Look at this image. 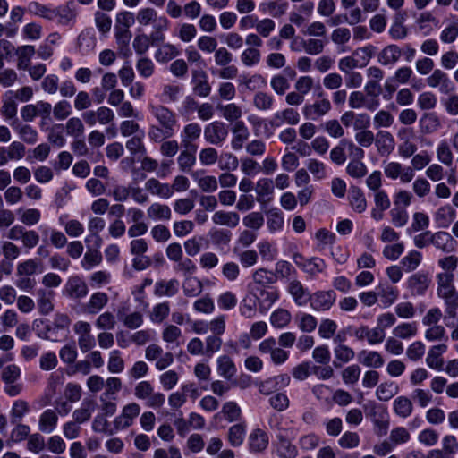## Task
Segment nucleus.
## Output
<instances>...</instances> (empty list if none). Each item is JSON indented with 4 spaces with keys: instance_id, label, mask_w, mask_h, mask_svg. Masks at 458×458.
Returning <instances> with one entry per match:
<instances>
[{
    "instance_id": "21",
    "label": "nucleus",
    "mask_w": 458,
    "mask_h": 458,
    "mask_svg": "<svg viewBox=\"0 0 458 458\" xmlns=\"http://www.w3.org/2000/svg\"><path fill=\"white\" fill-rule=\"evenodd\" d=\"M375 144L380 156L390 155L395 148L394 136L386 131H379L375 139Z\"/></svg>"
},
{
    "instance_id": "3",
    "label": "nucleus",
    "mask_w": 458,
    "mask_h": 458,
    "mask_svg": "<svg viewBox=\"0 0 458 458\" xmlns=\"http://www.w3.org/2000/svg\"><path fill=\"white\" fill-rule=\"evenodd\" d=\"M454 274L451 272H442L437 276V296L444 301L458 299V292L454 284Z\"/></svg>"
},
{
    "instance_id": "50",
    "label": "nucleus",
    "mask_w": 458,
    "mask_h": 458,
    "mask_svg": "<svg viewBox=\"0 0 458 458\" xmlns=\"http://www.w3.org/2000/svg\"><path fill=\"white\" fill-rule=\"evenodd\" d=\"M170 313V305L167 301L156 304L149 312V319L152 323H162Z\"/></svg>"
},
{
    "instance_id": "56",
    "label": "nucleus",
    "mask_w": 458,
    "mask_h": 458,
    "mask_svg": "<svg viewBox=\"0 0 458 458\" xmlns=\"http://www.w3.org/2000/svg\"><path fill=\"white\" fill-rule=\"evenodd\" d=\"M445 325L452 327L458 323V299L445 301Z\"/></svg>"
},
{
    "instance_id": "31",
    "label": "nucleus",
    "mask_w": 458,
    "mask_h": 458,
    "mask_svg": "<svg viewBox=\"0 0 458 458\" xmlns=\"http://www.w3.org/2000/svg\"><path fill=\"white\" fill-rule=\"evenodd\" d=\"M287 290L297 305L302 306L309 301L310 294L299 280H292Z\"/></svg>"
},
{
    "instance_id": "19",
    "label": "nucleus",
    "mask_w": 458,
    "mask_h": 458,
    "mask_svg": "<svg viewBox=\"0 0 458 458\" xmlns=\"http://www.w3.org/2000/svg\"><path fill=\"white\" fill-rule=\"evenodd\" d=\"M109 301L108 295L103 292H97L90 295L89 301L82 306L84 313L89 315L98 314Z\"/></svg>"
},
{
    "instance_id": "59",
    "label": "nucleus",
    "mask_w": 458,
    "mask_h": 458,
    "mask_svg": "<svg viewBox=\"0 0 458 458\" xmlns=\"http://www.w3.org/2000/svg\"><path fill=\"white\" fill-rule=\"evenodd\" d=\"M64 128L66 134L74 138L81 137L85 130L83 122L79 117L69 118L64 125Z\"/></svg>"
},
{
    "instance_id": "34",
    "label": "nucleus",
    "mask_w": 458,
    "mask_h": 458,
    "mask_svg": "<svg viewBox=\"0 0 458 458\" xmlns=\"http://www.w3.org/2000/svg\"><path fill=\"white\" fill-rule=\"evenodd\" d=\"M179 282L176 279L159 280L155 284L154 293L157 296L172 297L178 293Z\"/></svg>"
},
{
    "instance_id": "5",
    "label": "nucleus",
    "mask_w": 458,
    "mask_h": 458,
    "mask_svg": "<svg viewBox=\"0 0 458 458\" xmlns=\"http://www.w3.org/2000/svg\"><path fill=\"white\" fill-rule=\"evenodd\" d=\"M140 407L136 403L126 404L120 415L116 416L113 421L115 432L123 430L133 424L134 419L139 416Z\"/></svg>"
},
{
    "instance_id": "6",
    "label": "nucleus",
    "mask_w": 458,
    "mask_h": 458,
    "mask_svg": "<svg viewBox=\"0 0 458 458\" xmlns=\"http://www.w3.org/2000/svg\"><path fill=\"white\" fill-rule=\"evenodd\" d=\"M384 174L391 180L400 178V181L403 183L411 182L415 175L414 171L411 166L403 167L398 162L387 163L384 167Z\"/></svg>"
},
{
    "instance_id": "46",
    "label": "nucleus",
    "mask_w": 458,
    "mask_h": 458,
    "mask_svg": "<svg viewBox=\"0 0 458 458\" xmlns=\"http://www.w3.org/2000/svg\"><path fill=\"white\" fill-rule=\"evenodd\" d=\"M180 55V51L176 46L166 43L159 47L156 54L155 58L159 63H167L168 61L175 58Z\"/></svg>"
},
{
    "instance_id": "10",
    "label": "nucleus",
    "mask_w": 458,
    "mask_h": 458,
    "mask_svg": "<svg viewBox=\"0 0 458 458\" xmlns=\"http://www.w3.org/2000/svg\"><path fill=\"white\" fill-rule=\"evenodd\" d=\"M293 260L299 267L312 276L323 273L327 268V264L324 259L317 257L304 259L301 255L295 254Z\"/></svg>"
},
{
    "instance_id": "55",
    "label": "nucleus",
    "mask_w": 458,
    "mask_h": 458,
    "mask_svg": "<svg viewBox=\"0 0 458 458\" xmlns=\"http://www.w3.org/2000/svg\"><path fill=\"white\" fill-rule=\"evenodd\" d=\"M437 160L445 165L450 166L453 164L454 155L447 141L442 140L436 149Z\"/></svg>"
},
{
    "instance_id": "30",
    "label": "nucleus",
    "mask_w": 458,
    "mask_h": 458,
    "mask_svg": "<svg viewBox=\"0 0 458 458\" xmlns=\"http://www.w3.org/2000/svg\"><path fill=\"white\" fill-rule=\"evenodd\" d=\"M442 126L440 118L435 113H426L420 119V128L423 134L437 131Z\"/></svg>"
},
{
    "instance_id": "14",
    "label": "nucleus",
    "mask_w": 458,
    "mask_h": 458,
    "mask_svg": "<svg viewBox=\"0 0 458 458\" xmlns=\"http://www.w3.org/2000/svg\"><path fill=\"white\" fill-rule=\"evenodd\" d=\"M128 306L119 307L117 310V318L119 321L129 329H137L143 325V314L140 311L129 312Z\"/></svg>"
},
{
    "instance_id": "57",
    "label": "nucleus",
    "mask_w": 458,
    "mask_h": 458,
    "mask_svg": "<svg viewBox=\"0 0 458 458\" xmlns=\"http://www.w3.org/2000/svg\"><path fill=\"white\" fill-rule=\"evenodd\" d=\"M197 182L199 188L204 192H214L218 188L217 179L213 175L198 176L195 173L192 174Z\"/></svg>"
},
{
    "instance_id": "58",
    "label": "nucleus",
    "mask_w": 458,
    "mask_h": 458,
    "mask_svg": "<svg viewBox=\"0 0 458 458\" xmlns=\"http://www.w3.org/2000/svg\"><path fill=\"white\" fill-rule=\"evenodd\" d=\"M291 313L284 309H277L270 316V323L274 327L282 328L291 321Z\"/></svg>"
},
{
    "instance_id": "27",
    "label": "nucleus",
    "mask_w": 458,
    "mask_h": 458,
    "mask_svg": "<svg viewBox=\"0 0 458 458\" xmlns=\"http://www.w3.org/2000/svg\"><path fill=\"white\" fill-rule=\"evenodd\" d=\"M145 189L152 195H157L161 199H166L173 196L172 187L168 183H163L155 178H150L146 182Z\"/></svg>"
},
{
    "instance_id": "63",
    "label": "nucleus",
    "mask_w": 458,
    "mask_h": 458,
    "mask_svg": "<svg viewBox=\"0 0 458 458\" xmlns=\"http://www.w3.org/2000/svg\"><path fill=\"white\" fill-rule=\"evenodd\" d=\"M30 411V405L24 400H17L13 403L10 416L12 423H17Z\"/></svg>"
},
{
    "instance_id": "52",
    "label": "nucleus",
    "mask_w": 458,
    "mask_h": 458,
    "mask_svg": "<svg viewBox=\"0 0 458 458\" xmlns=\"http://www.w3.org/2000/svg\"><path fill=\"white\" fill-rule=\"evenodd\" d=\"M398 386L394 382H384L378 386L376 395L380 401H388L397 394Z\"/></svg>"
},
{
    "instance_id": "1",
    "label": "nucleus",
    "mask_w": 458,
    "mask_h": 458,
    "mask_svg": "<svg viewBox=\"0 0 458 458\" xmlns=\"http://www.w3.org/2000/svg\"><path fill=\"white\" fill-rule=\"evenodd\" d=\"M148 108L156 122L148 128L149 140L152 142H162L174 137L178 122L176 114L162 104L150 103Z\"/></svg>"
},
{
    "instance_id": "54",
    "label": "nucleus",
    "mask_w": 458,
    "mask_h": 458,
    "mask_svg": "<svg viewBox=\"0 0 458 458\" xmlns=\"http://www.w3.org/2000/svg\"><path fill=\"white\" fill-rule=\"evenodd\" d=\"M360 373L361 369L359 365H349L341 372L342 380L345 385L353 386L359 381Z\"/></svg>"
},
{
    "instance_id": "53",
    "label": "nucleus",
    "mask_w": 458,
    "mask_h": 458,
    "mask_svg": "<svg viewBox=\"0 0 458 458\" xmlns=\"http://www.w3.org/2000/svg\"><path fill=\"white\" fill-rule=\"evenodd\" d=\"M217 162L222 171H234L239 165L237 157L231 152H222L218 155Z\"/></svg>"
},
{
    "instance_id": "44",
    "label": "nucleus",
    "mask_w": 458,
    "mask_h": 458,
    "mask_svg": "<svg viewBox=\"0 0 458 458\" xmlns=\"http://www.w3.org/2000/svg\"><path fill=\"white\" fill-rule=\"evenodd\" d=\"M393 408L396 415L404 419L412 413L413 404L408 397L399 396L394 401Z\"/></svg>"
},
{
    "instance_id": "17",
    "label": "nucleus",
    "mask_w": 458,
    "mask_h": 458,
    "mask_svg": "<svg viewBox=\"0 0 458 458\" xmlns=\"http://www.w3.org/2000/svg\"><path fill=\"white\" fill-rule=\"evenodd\" d=\"M426 81L428 87L438 88L440 92L445 94H447L454 89V84L448 75L439 69L435 70Z\"/></svg>"
},
{
    "instance_id": "18",
    "label": "nucleus",
    "mask_w": 458,
    "mask_h": 458,
    "mask_svg": "<svg viewBox=\"0 0 458 458\" xmlns=\"http://www.w3.org/2000/svg\"><path fill=\"white\" fill-rule=\"evenodd\" d=\"M300 119V114L296 109L293 107H287L281 111L276 112L270 121V124L274 127H279L283 123L296 125L299 123Z\"/></svg>"
},
{
    "instance_id": "16",
    "label": "nucleus",
    "mask_w": 458,
    "mask_h": 458,
    "mask_svg": "<svg viewBox=\"0 0 458 458\" xmlns=\"http://www.w3.org/2000/svg\"><path fill=\"white\" fill-rule=\"evenodd\" d=\"M447 351L445 344H439L429 348L426 357V364L428 368L440 371L443 370V354Z\"/></svg>"
},
{
    "instance_id": "13",
    "label": "nucleus",
    "mask_w": 458,
    "mask_h": 458,
    "mask_svg": "<svg viewBox=\"0 0 458 458\" xmlns=\"http://www.w3.org/2000/svg\"><path fill=\"white\" fill-rule=\"evenodd\" d=\"M192 91L200 98H207L211 92V85L208 77L203 70H193L191 72Z\"/></svg>"
},
{
    "instance_id": "45",
    "label": "nucleus",
    "mask_w": 458,
    "mask_h": 458,
    "mask_svg": "<svg viewBox=\"0 0 458 458\" xmlns=\"http://www.w3.org/2000/svg\"><path fill=\"white\" fill-rule=\"evenodd\" d=\"M359 357H360V359H361V357H363L362 360H360V362L364 366L369 367V368L378 369V368H381L385 362L382 355L379 352H375V351H369V352L361 351L359 353Z\"/></svg>"
},
{
    "instance_id": "38",
    "label": "nucleus",
    "mask_w": 458,
    "mask_h": 458,
    "mask_svg": "<svg viewBox=\"0 0 458 458\" xmlns=\"http://www.w3.org/2000/svg\"><path fill=\"white\" fill-rule=\"evenodd\" d=\"M275 98L272 95L265 91H257L253 95L252 105L260 112H267L272 110Z\"/></svg>"
},
{
    "instance_id": "7",
    "label": "nucleus",
    "mask_w": 458,
    "mask_h": 458,
    "mask_svg": "<svg viewBox=\"0 0 458 458\" xmlns=\"http://www.w3.org/2000/svg\"><path fill=\"white\" fill-rule=\"evenodd\" d=\"M254 298L258 303L260 312L267 311L272 305L278 300V291L273 287H257L254 293Z\"/></svg>"
},
{
    "instance_id": "22",
    "label": "nucleus",
    "mask_w": 458,
    "mask_h": 458,
    "mask_svg": "<svg viewBox=\"0 0 458 458\" xmlns=\"http://www.w3.org/2000/svg\"><path fill=\"white\" fill-rule=\"evenodd\" d=\"M58 424L57 411L53 409L45 410L38 418V430L42 433L54 432Z\"/></svg>"
},
{
    "instance_id": "11",
    "label": "nucleus",
    "mask_w": 458,
    "mask_h": 458,
    "mask_svg": "<svg viewBox=\"0 0 458 458\" xmlns=\"http://www.w3.org/2000/svg\"><path fill=\"white\" fill-rule=\"evenodd\" d=\"M201 131V126L197 123L186 124L180 133L181 146L183 148L197 150V145L194 142L200 138Z\"/></svg>"
},
{
    "instance_id": "40",
    "label": "nucleus",
    "mask_w": 458,
    "mask_h": 458,
    "mask_svg": "<svg viewBox=\"0 0 458 458\" xmlns=\"http://www.w3.org/2000/svg\"><path fill=\"white\" fill-rule=\"evenodd\" d=\"M456 212L450 205L440 207L436 214L435 220L439 227L447 228L455 218Z\"/></svg>"
},
{
    "instance_id": "37",
    "label": "nucleus",
    "mask_w": 458,
    "mask_h": 458,
    "mask_svg": "<svg viewBox=\"0 0 458 458\" xmlns=\"http://www.w3.org/2000/svg\"><path fill=\"white\" fill-rule=\"evenodd\" d=\"M402 51L396 45H389L384 47L378 54V62L382 65H390L396 63L401 57Z\"/></svg>"
},
{
    "instance_id": "42",
    "label": "nucleus",
    "mask_w": 458,
    "mask_h": 458,
    "mask_svg": "<svg viewBox=\"0 0 458 458\" xmlns=\"http://www.w3.org/2000/svg\"><path fill=\"white\" fill-rule=\"evenodd\" d=\"M418 333V325L416 322H403L397 325L393 329V335L396 338L407 340L414 337Z\"/></svg>"
},
{
    "instance_id": "28",
    "label": "nucleus",
    "mask_w": 458,
    "mask_h": 458,
    "mask_svg": "<svg viewBox=\"0 0 458 458\" xmlns=\"http://www.w3.org/2000/svg\"><path fill=\"white\" fill-rule=\"evenodd\" d=\"M147 216L151 220L168 221L172 217V210L169 206L159 202H154L148 206Z\"/></svg>"
},
{
    "instance_id": "24",
    "label": "nucleus",
    "mask_w": 458,
    "mask_h": 458,
    "mask_svg": "<svg viewBox=\"0 0 458 458\" xmlns=\"http://www.w3.org/2000/svg\"><path fill=\"white\" fill-rule=\"evenodd\" d=\"M212 222L216 225L234 228L239 225L240 216L233 211L218 210L213 214Z\"/></svg>"
},
{
    "instance_id": "32",
    "label": "nucleus",
    "mask_w": 458,
    "mask_h": 458,
    "mask_svg": "<svg viewBox=\"0 0 458 458\" xmlns=\"http://www.w3.org/2000/svg\"><path fill=\"white\" fill-rule=\"evenodd\" d=\"M255 191L258 202H267L274 192V182L271 179L261 178L257 182Z\"/></svg>"
},
{
    "instance_id": "41",
    "label": "nucleus",
    "mask_w": 458,
    "mask_h": 458,
    "mask_svg": "<svg viewBox=\"0 0 458 458\" xmlns=\"http://www.w3.org/2000/svg\"><path fill=\"white\" fill-rule=\"evenodd\" d=\"M276 453L280 458H295L298 455L297 447L282 435L277 436Z\"/></svg>"
},
{
    "instance_id": "20",
    "label": "nucleus",
    "mask_w": 458,
    "mask_h": 458,
    "mask_svg": "<svg viewBox=\"0 0 458 458\" xmlns=\"http://www.w3.org/2000/svg\"><path fill=\"white\" fill-rule=\"evenodd\" d=\"M97 408V403L90 398H84L81 406L72 412V420L80 424L89 421Z\"/></svg>"
},
{
    "instance_id": "23",
    "label": "nucleus",
    "mask_w": 458,
    "mask_h": 458,
    "mask_svg": "<svg viewBox=\"0 0 458 458\" xmlns=\"http://www.w3.org/2000/svg\"><path fill=\"white\" fill-rule=\"evenodd\" d=\"M167 19L165 15H158L157 11L151 7L141 8L136 16L138 23L141 26L157 25L160 26V23Z\"/></svg>"
},
{
    "instance_id": "51",
    "label": "nucleus",
    "mask_w": 458,
    "mask_h": 458,
    "mask_svg": "<svg viewBox=\"0 0 458 458\" xmlns=\"http://www.w3.org/2000/svg\"><path fill=\"white\" fill-rule=\"evenodd\" d=\"M144 132L140 131V134H136L132 136L126 141V148L130 151V153L133 156L140 155L143 156L146 154L147 150L143 142Z\"/></svg>"
},
{
    "instance_id": "61",
    "label": "nucleus",
    "mask_w": 458,
    "mask_h": 458,
    "mask_svg": "<svg viewBox=\"0 0 458 458\" xmlns=\"http://www.w3.org/2000/svg\"><path fill=\"white\" fill-rule=\"evenodd\" d=\"M453 242L452 236L446 232H437L432 233L431 243L443 251H449Z\"/></svg>"
},
{
    "instance_id": "4",
    "label": "nucleus",
    "mask_w": 458,
    "mask_h": 458,
    "mask_svg": "<svg viewBox=\"0 0 458 458\" xmlns=\"http://www.w3.org/2000/svg\"><path fill=\"white\" fill-rule=\"evenodd\" d=\"M227 125L220 121H215L204 128V138L207 142L215 146H221L228 137Z\"/></svg>"
},
{
    "instance_id": "47",
    "label": "nucleus",
    "mask_w": 458,
    "mask_h": 458,
    "mask_svg": "<svg viewBox=\"0 0 458 458\" xmlns=\"http://www.w3.org/2000/svg\"><path fill=\"white\" fill-rule=\"evenodd\" d=\"M181 94V86L168 83L163 86L160 100L163 103H175L179 100Z\"/></svg>"
},
{
    "instance_id": "39",
    "label": "nucleus",
    "mask_w": 458,
    "mask_h": 458,
    "mask_svg": "<svg viewBox=\"0 0 458 458\" xmlns=\"http://www.w3.org/2000/svg\"><path fill=\"white\" fill-rule=\"evenodd\" d=\"M217 372L222 377L230 380L236 375L237 369L229 356L223 355L217 359Z\"/></svg>"
},
{
    "instance_id": "12",
    "label": "nucleus",
    "mask_w": 458,
    "mask_h": 458,
    "mask_svg": "<svg viewBox=\"0 0 458 458\" xmlns=\"http://www.w3.org/2000/svg\"><path fill=\"white\" fill-rule=\"evenodd\" d=\"M431 279L427 273L418 272L411 275L407 281V287L411 295H424L428 289Z\"/></svg>"
},
{
    "instance_id": "43",
    "label": "nucleus",
    "mask_w": 458,
    "mask_h": 458,
    "mask_svg": "<svg viewBox=\"0 0 458 458\" xmlns=\"http://www.w3.org/2000/svg\"><path fill=\"white\" fill-rule=\"evenodd\" d=\"M16 55L18 56V69L25 71L30 65V60L35 55V48L30 45L21 46L16 49Z\"/></svg>"
},
{
    "instance_id": "2",
    "label": "nucleus",
    "mask_w": 458,
    "mask_h": 458,
    "mask_svg": "<svg viewBox=\"0 0 458 458\" xmlns=\"http://www.w3.org/2000/svg\"><path fill=\"white\" fill-rule=\"evenodd\" d=\"M323 92L318 94V98L312 103H307L302 107L303 116L310 121H317L327 115L332 110V104L327 98L322 97Z\"/></svg>"
},
{
    "instance_id": "49",
    "label": "nucleus",
    "mask_w": 458,
    "mask_h": 458,
    "mask_svg": "<svg viewBox=\"0 0 458 458\" xmlns=\"http://www.w3.org/2000/svg\"><path fill=\"white\" fill-rule=\"evenodd\" d=\"M196 150L183 148L177 157L179 168L182 172H190L196 163Z\"/></svg>"
},
{
    "instance_id": "60",
    "label": "nucleus",
    "mask_w": 458,
    "mask_h": 458,
    "mask_svg": "<svg viewBox=\"0 0 458 458\" xmlns=\"http://www.w3.org/2000/svg\"><path fill=\"white\" fill-rule=\"evenodd\" d=\"M209 237L214 245L225 247L230 243L232 233L230 231L225 229H212L209 232Z\"/></svg>"
},
{
    "instance_id": "8",
    "label": "nucleus",
    "mask_w": 458,
    "mask_h": 458,
    "mask_svg": "<svg viewBox=\"0 0 458 458\" xmlns=\"http://www.w3.org/2000/svg\"><path fill=\"white\" fill-rule=\"evenodd\" d=\"M335 293L332 290L318 291L310 295V307L316 311L328 310L335 301Z\"/></svg>"
},
{
    "instance_id": "29",
    "label": "nucleus",
    "mask_w": 458,
    "mask_h": 458,
    "mask_svg": "<svg viewBox=\"0 0 458 458\" xmlns=\"http://www.w3.org/2000/svg\"><path fill=\"white\" fill-rule=\"evenodd\" d=\"M349 203L357 213H363L367 208V200L360 188L351 186L348 195Z\"/></svg>"
},
{
    "instance_id": "62",
    "label": "nucleus",
    "mask_w": 458,
    "mask_h": 458,
    "mask_svg": "<svg viewBox=\"0 0 458 458\" xmlns=\"http://www.w3.org/2000/svg\"><path fill=\"white\" fill-rule=\"evenodd\" d=\"M240 58L244 66L251 67L260 62L261 53L258 48L248 47L242 52Z\"/></svg>"
},
{
    "instance_id": "64",
    "label": "nucleus",
    "mask_w": 458,
    "mask_h": 458,
    "mask_svg": "<svg viewBox=\"0 0 458 458\" xmlns=\"http://www.w3.org/2000/svg\"><path fill=\"white\" fill-rule=\"evenodd\" d=\"M217 108L221 111L222 116L229 122H237V120L240 119L242 114L241 107L234 103L218 105Z\"/></svg>"
},
{
    "instance_id": "33",
    "label": "nucleus",
    "mask_w": 458,
    "mask_h": 458,
    "mask_svg": "<svg viewBox=\"0 0 458 458\" xmlns=\"http://www.w3.org/2000/svg\"><path fill=\"white\" fill-rule=\"evenodd\" d=\"M246 437V423L241 422L231 426L227 432V440L231 446H241Z\"/></svg>"
},
{
    "instance_id": "35",
    "label": "nucleus",
    "mask_w": 458,
    "mask_h": 458,
    "mask_svg": "<svg viewBox=\"0 0 458 458\" xmlns=\"http://www.w3.org/2000/svg\"><path fill=\"white\" fill-rule=\"evenodd\" d=\"M37 297L38 307L41 314L47 315L54 310L53 291L47 289H38L37 291Z\"/></svg>"
},
{
    "instance_id": "25",
    "label": "nucleus",
    "mask_w": 458,
    "mask_h": 458,
    "mask_svg": "<svg viewBox=\"0 0 458 458\" xmlns=\"http://www.w3.org/2000/svg\"><path fill=\"white\" fill-rule=\"evenodd\" d=\"M233 139L231 141L232 148L239 150L242 148L244 142L250 137V131L242 121H237L232 129Z\"/></svg>"
},
{
    "instance_id": "9",
    "label": "nucleus",
    "mask_w": 458,
    "mask_h": 458,
    "mask_svg": "<svg viewBox=\"0 0 458 458\" xmlns=\"http://www.w3.org/2000/svg\"><path fill=\"white\" fill-rule=\"evenodd\" d=\"M64 293L71 299L80 300L87 296L89 288L80 276H72L66 281Z\"/></svg>"
},
{
    "instance_id": "36",
    "label": "nucleus",
    "mask_w": 458,
    "mask_h": 458,
    "mask_svg": "<svg viewBox=\"0 0 458 458\" xmlns=\"http://www.w3.org/2000/svg\"><path fill=\"white\" fill-rule=\"evenodd\" d=\"M377 294L382 303L386 307H389L398 299L399 291L396 287H394L387 283H381L377 286Z\"/></svg>"
},
{
    "instance_id": "26",
    "label": "nucleus",
    "mask_w": 458,
    "mask_h": 458,
    "mask_svg": "<svg viewBox=\"0 0 458 458\" xmlns=\"http://www.w3.org/2000/svg\"><path fill=\"white\" fill-rule=\"evenodd\" d=\"M335 360L333 365L335 368H342L343 364L352 361L355 357V352L352 348L344 344H338L334 348Z\"/></svg>"
},
{
    "instance_id": "15",
    "label": "nucleus",
    "mask_w": 458,
    "mask_h": 458,
    "mask_svg": "<svg viewBox=\"0 0 458 458\" xmlns=\"http://www.w3.org/2000/svg\"><path fill=\"white\" fill-rule=\"evenodd\" d=\"M268 435L261 428L253 429L248 437V447L250 453H263L268 446Z\"/></svg>"
},
{
    "instance_id": "48",
    "label": "nucleus",
    "mask_w": 458,
    "mask_h": 458,
    "mask_svg": "<svg viewBox=\"0 0 458 458\" xmlns=\"http://www.w3.org/2000/svg\"><path fill=\"white\" fill-rule=\"evenodd\" d=\"M20 139L28 144H35L38 141V131L29 124H13Z\"/></svg>"
}]
</instances>
